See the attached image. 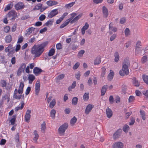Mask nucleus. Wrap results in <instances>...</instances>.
I'll return each instance as SVG.
<instances>
[{
	"label": "nucleus",
	"instance_id": "1",
	"mask_svg": "<svg viewBox=\"0 0 148 148\" xmlns=\"http://www.w3.org/2000/svg\"><path fill=\"white\" fill-rule=\"evenodd\" d=\"M48 43V42H46L40 44L34 45L31 50L32 53L34 55L35 58L40 57L44 51V48Z\"/></svg>",
	"mask_w": 148,
	"mask_h": 148
},
{
	"label": "nucleus",
	"instance_id": "2",
	"mask_svg": "<svg viewBox=\"0 0 148 148\" xmlns=\"http://www.w3.org/2000/svg\"><path fill=\"white\" fill-rule=\"evenodd\" d=\"M24 83L21 82L20 83L19 89L18 90L15 88L14 91L13 98L17 99H20L21 98V94L23 93L24 87Z\"/></svg>",
	"mask_w": 148,
	"mask_h": 148
},
{
	"label": "nucleus",
	"instance_id": "3",
	"mask_svg": "<svg viewBox=\"0 0 148 148\" xmlns=\"http://www.w3.org/2000/svg\"><path fill=\"white\" fill-rule=\"evenodd\" d=\"M8 20H14L17 17V13L14 10H12L9 12L6 15Z\"/></svg>",
	"mask_w": 148,
	"mask_h": 148
},
{
	"label": "nucleus",
	"instance_id": "4",
	"mask_svg": "<svg viewBox=\"0 0 148 148\" xmlns=\"http://www.w3.org/2000/svg\"><path fill=\"white\" fill-rule=\"evenodd\" d=\"M68 126V124L67 123H65L63 124L58 129L59 133L60 134H64L65 131L67 128Z\"/></svg>",
	"mask_w": 148,
	"mask_h": 148
},
{
	"label": "nucleus",
	"instance_id": "5",
	"mask_svg": "<svg viewBox=\"0 0 148 148\" xmlns=\"http://www.w3.org/2000/svg\"><path fill=\"white\" fill-rule=\"evenodd\" d=\"M26 65L25 63H22L19 67L17 73L18 76H20L22 73L24 72Z\"/></svg>",
	"mask_w": 148,
	"mask_h": 148
},
{
	"label": "nucleus",
	"instance_id": "6",
	"mask_svg": "<svg viewBox=\"0 0 148 148\" xmlns=\"http://www.w3.org/2000/svg\"><path fill=\"white\" fill-rule=\"evenodd\" d=\"M25 5L23 3L21 2L18 3L15 6V8L17 10L23 9Z\"/></svg>",
	"mask_w": 148,
	"mask_h": 148
},
{
	"label": "nucleus",
	"instance_id": "7",
	"mask_svg": "<svg viewBox=\"0 0 148 148\" xmlns=\"http://www.w3.org/2000/svg\"><path fill=\"white\" fill-rule=\"evenodd\" d=\"M94 105L89 104L86 106L85 111L86 114H88L91 111L92 109L94 107Z\"/></svg>",
	"mask_w": 148,
	"mask_h": 148
},
{
	"label": "nucleus",
	"instance_id": "8",
	"mask_svg": "<svg viewBox=\"0 0 148 148\" xmlns=\"http://www.w3.org/2000/svg\"><path fill=\"white\" fill-rule=\"evenodd\" d=\"M113 148H123V144L121 142L115 143L112 145Z\"/></svg>",
	"mask_w": 148,
	"mask_h": 148
},
{
	"label": "nucleus",
	"instance_id": "9",
	"mask_svg": "<svg viewBox=\"0 0 148 148\" xmlns=\"http://www.w3.org/2000/svg\"><path fill=\"white\" fill-rule=\"evenodd\" d=\"M58 13L57 9H55L53 10L48 14V17L49 18H51L54 16L56 15Z\"/></svg>",
	"mask_w": 148,
	"mask_h": 148
},
{
	"label": "nucleus",
	"instance_id": "10",
	"mask_svg": "<svg viewBox=\"0 0 148 148\" xmlns=\"http://www.w3.org/2000/svg\"><path fill=\"white\" fill-rule=\"evenodd\" d=\"M129 71L128 69H123L122 67V69L120 70L119 71L120 75L122 76L125 75H128L129 74Z\"/></svg>",
	"mask_w": 148,
	"mask_h": 148
},
{
	"label": "nucleus",
	"instance_id": "11",
	"mask_svg": "<svg viewBox=\"0 0 148 148\" xmlns=\"http://www.w3.org/2000/svg\"><path fill=\"white\" fill-rule=\"evenodd\" d=\"M40 83L39 81H37L35 84V94L37 95L38 94L40 90Z\"/></svg>",
	"mask_w": 148,
	"mask_h": 148
},
{
	"label": "nucleus",
	"instance_id": "12",
	"mask_svg": "<svg viewBox=\"0 0 148 148\" xmlns=\"http://www.w3.org/2000/svg\"><path fill=\"white\" fill-rule=\"evenodd\" d=\"M102 12L103 16L104 18H107L108 15V9L105 6L102 7Z\"/></svg>",
	"mask_w": 148,
	"mask_h": 148
},
{
	"label": "nucleus",
	"instance_id": "13",
	"mask_svg": "<svg viewBox=\"0 0 148 148\" xmlns=\"http://www.w3.org/2000/svg\"><path fill=\"white\" fill-rule=\"evenodd\" d=\"M31 110L28 109L27 110L25 117V121L28 122L30 119L31 117L30 114L31 113Z\"/></svg>",
	"mask_w": 148,
	"mask_h": 148
},
{
	"label": "nucleus",
	"instance_id": "14",
	"mask_svg": "<svg viewBox=\"0 0 148 148\" xmlns=\"http://www.w3.org/2000/svg\"><path fill=\"white\" fill-rule=\"evenodd\" d=\"M106 114L108 118H110L112 116L113 112L110 108L107 107L106 110Z\"/></svg>",
	"mask_w": 148,
	"mask_h": 148
},
{
	"label": "nucleus",
	"instance_id": "15",
	"mask_svg": "<svg viewBox=\"0 0 148 148\" xmlns=\"http://www.w3.org/2000/svg\"><path fill=\"white\" fill-rule=\"evenodd\" d=\"M130 66V62L128 60L125 59L123 63V69H128V66Z\"/></svg>",
	"mask_w": 148,
	"mask_h": 148
},
{
	"label": "nucleus",
	"instance_id": "16",
	"mask_svg": "<svg viewBox=\"0 0 148 148\" xmlns=\"http://www.w3.org/2000/svg\"><path fill=\"white\" fill-rule=\"evenodd\" d=\"M122 132L121 129L118 130L113 134V137L114 138H116L119 137L121 134Z\"/></svg>",
	"mask_w": 148,
	"mask_h": 148
},
{
	"label": "nucleus",
	"instance_id": "17",
	"mask_svg": "<svg viewBox=\"0 0 148 148\" xmlns=\"http://www.w3.org/2000/svg\"><path fill=\"white\" fill-rule=\"evenodd\" d=\"M108 88L107 85H104L102 87L101 90V96H103L105 94Z\"/></svg>",
	"mask_w": 148,
	"mask_h": 148
},
{
	"label": "nucleus",
	"instance_id": "18",
	"mask_svg": "<svg viewBox=\"0 0 148 148\" xmlns=\"http://www.w3.org/2000/svg\"><path fill=\"white\" fill-rule=\"evenodd\" d=\"M89 27V24L87 23H86L85 25L83 26L81 29V32L82 35H84L85 33L86 30H87Z\"/></svg>",
	"mask_w": 148,
	"mask_h": 148
},
{
	"label": "nucleus",
	"instance_id": "19",
	"mask_svg": "<svg viewBox=\"0 0 148 148\" xmlns=\"http://www.w3.org/2000/svg\"><path fill=\"white\" fill-rule=\"evenodd\" d=\"M132 82L134 86H135L138 87L139 86V82L138 80L135 77H133L132 79Z\"/></svg>",
	"mask_w": 148,
	"mask_h": 148
},
{
	"label": "nucleus",
	"instance_id": "20",
	"mask_svg": "<svg viewBox=\"0 0 148 148\" xmlns=\"http://www.w3.org/2000/svg\"><path fill=\"white\" fill-rule=\"evenodd\" d=\"M82 15L79 14L75 18H74L71 20L70 21V22L71 24H73L76 21H77L82 16Z\"/></svg>",
	"mask_w": 148,
	"mask_h": 148
},
{
	"label": "nucleus",
	"instance_id": "21",
	"mask_svg": "<svg viewBox=\"0 0 148 148\" xmlns=\"http://www.w3.org/2000/svg\"><path fill=\"white\" fill-rule=\"evenodd\" d=\"M47 4L49 6H51L57 4H58V2L56 1L50 0L47 2Z\"/></svg>",
	"mask_w": 148,
	"mask_h": 148
},
{
	"label": "nucleus",
	"instance_id": "22",
	"mask_svg": "<svg viewBox=\"0 0 148 148\" xmlns=\"http://www.w3.org/2000/svg\"><path fill=\"white\" fill-rule=\"evenodd\" d=\"M35 28L32 27H29L26 30V33L25 34V35L27 36V35H30L32 33L33 31H34Z\"/></svg>",
	"mask_w": 148,
	"mask_h": 148
},
{
	"label": "nucleus",
	"instance_id": "23",
	"mask_svg": "<svg viewBox=\"0 0 148 148\" xmlns=\"http://www.w3.org/2000/svg\"><path fill=\"white\" fill-rule=\"evenodd\" d=\"M42 71L41 69L37 67H35L33 69V72L34 73L36 74L41 73Z\"/></svg>",
	"mask_w": 148,
	"mask_h": 148
},
{
	"label": "nucleus",
	"instance_id": "24",
	"mask_svg": "<svg viewBox=\"0 0 148 148\" xmlns=\"http://www.w3.org/2000/svg\"><path fill=\"white\" fill-rule=\"evenodd\" d=\"M29 80V83L32 84V82L35 79V77L32 75H29L28 77Z\"/></svg>",
	"mask_w": 148,
	"mask_h": 148
},
{
	"label": "nucleus",
	"instance_id": "25",
	"mask_svg": "<svg viewBox=\"0 0 148 148\" xmlns=\"http://www.w3.org/2000/svg\"><path fill=\"white\" fill-rule=\"evenodd\" d=\"M114 61L116 62H117L119 59V54L117 52H116L114 53Z\"/></svg>",
	"mask_w": 148,
	"mask_h": 148
},
{
	"label": "nucleus",
	"instance_id": "26",
	"mask_svg": "<svg viewBox=\"0 0 148 148\" xmlns=\"http://www.w3.org/2000/svg\"><path fill=\"white\" fill-rule=\"evenodd\" d=\"M111 70H110V72L109 74L108 77L109 80L111 81L113 79L114 74V73L113 71H111Z\"/></svg>",
	"mask_w": 148,
	"mask_h": 148
},
{
	"label": "nucleus",
	"instance_id": "27",
	"mask_svg": "<svg viewBox=\"0 0 148 148\" xmlns=\"http://www.w3.org/2000/svg\"><path fill=\"white\" fill-rule=\"evenodd\" d=\"M5 42L7 43L10 42L12 40V37L11 35H9L5 37Z\"/></svg>",
	"mask_w": 148,
	"mask_h": 148
},
{
	"label": "nucleus",
	"instance_id": "28",
	"mask_svg": "<svg viewBox=\"0 0 148 148\" xmlns=\"http://www.w3.org/2000/svg\"><path fill=\"white\" fill-rule=\"evenodd\" d=\"M16 117V114H14L12 116V118L11 119L10 122L11 123L10 125H13L14 124L15 122Z\"/></svg>",
	"mask_w": 148,
	"mask_h": 148
},
{
	"label": "nucleus",
	"instance_id": "29",
	"mask_svg": "<svg viewBox=\"0 0 148 148\" xmlns=\"http://www.w3.org/2000/svg\"><path fill=\"white\" fill-rule=\"evenodd\" d=\"M34 134L35 136L33 138V140L35 142H36L38 139L39 137V135L37 133V132L35 130L34 132Z\"/></svg>",
	"mask_w": 148,
	"mask_h": 148
},
{
	"label": "nucleus",
	"instance_id": "30",
	"mask_svg": "<svg viewBox=\"0 0 148 148\" xmlns=\"http://www.w3.org/2000/svg\"><path fill=\"white\" fill-rule=\"evenodd\" d=\"M24 106V103L23 102H22L21 106H18L16 107L15 108V111H17L20 110H22Z\"/></svg>",
	"mask_w": 148,
	"mask_h": 148
},
{
	"label": "nucleus",
	"instance_id": "31",
	"mask_svg": "<svg viewBox=\"0 0 148 148\" xmlns=\"http://www.w3.org/2000/svg\"><path fill=\"white\" fill-rule=\"evenodd\" d=\"M75 3V2H73L69 4H66L65 5V7L66 8L69 9L73 6Z\"/></svg>",
	"mask_w": 148,
	"mask_h": 148
},
{
	"label": "nucleus",
	"instance_id": "32",
	"mask_svg": "<svg viewBox=\"0 0 148 148\" xmlns=\"http://www.w3.org/2000/svg\"><path fill=\"white\" fill-rule=\"evenodd\" d=\"M77 121V119L75 116H74L71 119L70 121V123L71 125L73 126L76 122Z\"/></svg>",
	"mask_w": 148,
	"mask_h": 148
},
{
	"label": "nucleus",
	"instance_id": "33",
	"mask_svg": "<svg viewBox=\"0 0 148 148\" xmlns=\"http://www.w3.org/2000/svg\"><path fill=\"white\" fill-rule=\"evenodd\" d=\"M78 98L76 97H75L73 98L72 103L73 105H76L77 104L78 102Z\"/></svg>",
	"mask_w": 148,
	"mask_h": 148
},
{
	"label": "nucleus",
	"instance_id": "34",
	"mask_svg": "<svg viewBox=\"0 0 148 148\" xmlns=\"http://www.w3.org/2000/svg\"><path fill=\"white\" fill-rule=\"evenodd\" d=\"M101 77H103L106 73V69L105 67H103L101 68Z\"/></svg>",
	"mask_w": 148,
	"mask_h": 148
},
{
	"label": "nucleus",
	"instance_id": "35",
	"mask_svg": "<svg viewBox=\"0 0 148 148\" xmlns=\"http://www.w3.org/2000/svg\"><path fill=\"white\" fill-rule=\"evenodd\" d=\"M55 53V50L54 49L52 48L50 49L48 55L49 56H53Z\"/></svg>",
	"mask_w": 148,
	"mask_h": 148
},
{
	"label": "nucleus",
	"instance_id": "36",
	"mask_svg": "<svg viewBox=\"0 0 148 148\" xmlns=\"http://www.w3.org/2000/svg\"><path fill=\"white\" fill-rule=\"evenodd\" d=\"M76 82L74 81L73 82L72 85L69 86L68 88V90L69 91H71L72 90V89L75 88L76 86Z\"/></svg>",
	"mask_w": 148,
	"mask_h": 148
},
{
	"label": "nucleus",
	"instance_id": "37",
	"mask_svg": "<svg viewBox=\"0 0 148 148\" xmlns=\"http://www.w3.org/2000/svg\"><path fill=\"white\" fill-rule=\"evenodd\" d=\"M70 22L69 21L67 20L66 21L61 24L60 26V27L61 29L63 28L66 26Z\"/></svg>",
	"mask_w": 148,
	"mask_h": 148
},
{
	"label": "nucleus",
	"instance_id": "38",
	"mask_svg": "<svg viewBox=\"0 0 148 148\" xmlns=\"http://www.w3.org/2000/svg\"><path fill=\"white\" fill-rule=\"evenodd\" d=\"M46 128V124L45 122H44L43 123L41 124V131L42 132L44 133L45 132V130Z\"/></svg>",
	"mask_w": 148,
	"mask_h": 148
},
{
	"label": "nucleus",
	"instance_id": "39",
	"mask_svg": "<svg viewBox=\"0 0 148 148\" xmlns=\"http://www.w3.org/2000/svg\"><path fill=\"white\" fill-rule=\"evenodd\" d=\"M56 113V110L53 109L50 112V116L52 118L54 119L55 117Z\"/></svg>",
	"mask_w": 148,
	"mask_h": 148
},
{
	"label": "nucleus",
	"instance_id": "40",
	"mask_svg": "<svg viewBox=\"0 0 148 148\" xmlns=\"http://www.w3.org/2000/svg\"><path fill=\"white\" fill-rule=\"evenodd\" d=\"M101 62V58L99 57L97 58L94 62L95 65H97L99 64Z\"/></svg>",
	"mask_w": 148,
	"mask_h": 148
},
{
	"label": "nucleus",
	"instance_id": "41",
	"mask_svg": "<svg viewBox=\"0 0 148 148\" xmlns=\"http://www.w3.org/2000/svg\"><path fill=\"white\" fill-rule=\"evenodd\" d=\"M13 4L10 3L8 4L6 7L5 8L4 10L5 11L10 10L12 7Z\"/></svg>",
	"mask_w": 148,
	"mask_h": 148
},
{
	"label": "nucleus",
	"instance_id": "42",
	"mask_svg": "<svg viewBox=\"0 0 148 148\" xmlns=\"http://www.w3.org/2000/svg\"><path fill=\"white\" fill-rule=\"evenodd\" d=\"M7 85V82L6 81L1 80L0 82V86L2 87H5Z\"/></svg>",
	"mask_w": 148,
	"mask_h": 148
},
{
	"label": "nucleus",
	"instance_id": "43",
	"mask_svg": "<svg viewBox=\"0 0 148 148\" xmlns=\"http://www.w3.org/2000/svg\"><path fill=\"white\" fill-rule=\"evenodd\" d=\"M143 78L144 82L148 85V76L143 75Z\"/></svg>",
	"mask_w": 148,
	"mask_h": 148
},
{
	"label": "nucleus",
	"instance_id": "44",
	"mask_svg": "<svg viewBox=\"0 0 148 148\" xmlns=\"http://www.w3.org/2000/svg\"><path fill=\"white\" fill-rule=\"evenodd\" d=\"M56 103V101L55 99H53L52 101L50 102L49 105V107L51 108H53L54 106L55 105Z\"/></svg>",
	"mask_w": 148,
	"mask_h": 148
},
{
	"label": "nucleus",
	"instance_id": "45",
	"mask_svg": "<svg viewBox=\"0 0 148 148\" xmlns=\"http://www.w3.org/2000/svg\"><path fill=\"white\" fill-rule=\"evenodd\" d=\"M83 99L84 101H87L89 99V93H85L83 96Z\"/></svg>",
	"mask_w": 148,
	"mask_h": 148
},
{
	"label": "nucleus",
	"instance_id": "46",
	"mask_svg": "<svg viewBox=\"0 0 148 148\" xmlns=\"http://www.w3.org/2000/svg\"><path fill=\"white\" fill-rule=\"evenodd\" d=\"M42 7V4L41 3L38 4L34 8V10H38L40 9Z\"/></svg>",
	"mask_w": 148,
	"mask_h": 148
},
{
	"label": "nucleus",
	"instance_id": "47",
	"mask_svg": "<svg viewBox=\"0 0 148 148\" xmlns=\"http://www.w3.org/2000/svg\"><path fill=\"white\" fill-rule=\"evenodd\" d=\"M123 131L126 133L128 132L130 129V127L128 125H124L123 127Z\"/></svg>",
	"mask_w": 148,
	"mask_h": 148
},
{
	"label": "nucleus",
	"instance_id": "48",
	"mask_svg": "<svg viewBox=\"0 0 148 148\" xmlns=\"http://www.w3.org/2000/svg\"><path fill=\"white\" fill-rule=\"evenodd\" d=\"M53 22V21L52 20H49L43 26L46 25L48 26L49 25H52Z\"/></svg>",
	"mask_w": 148,
	"mask_h": 148
},
{
	"label": "nucleus",
	"instance_id": "49",
	"mask_svg": "<svg viewBox=\"0 0 148 148\" xmlns=\"http://www.w3.org/2000/svg\"><path fill=\"white\" fill-rule=\"evenodd\" d=\"M140 113L142 119L145 120V111L143 110H140Z\"/></svg>",
	"mask_w": 148,
	"mask_h": 148
},
{
	"label": "nucleus",
	"instance_id": "50",
	"mask_svg": "<svg viewBox=\"0 0 148 148\" xmlns=\"http://www.w3.org/2000/svg\"><path fill=\"white\" fill-rule=\"evenodd\" d=\"M127 88V87L125 85H123L122 86V92L124 94L126 93V91Z\"/></svg>",
	"mask_w": 148,
	"mask_h": 148
},
{
	"label": "nucleus",
	"instance_id": "51",
	"mask_svg": "<svg viewBox=\"0 0 148 148\" xmlns=\"http://www.w3.org/2000/svg\"><path fill=\"white\" fill-rule=\"evenodd\" d=\"M111 23H110L109 25V29L110 30L114 32H116L117 30V28L115 27H113L112 26H111Z\"/></svg>",
	"mask_w": 148,
	"mask_h": 148
},
{
	"label": "nucleus",
	"instance_id": "52",
	"mask_svg": "<svg viewBox=\"0 0 148 148\" xmlns=\"http://www.w3.org/2000/svg\"><path fill=\"white\" fill-rule=\"evenodd\" d=\"M65 76V75L64 74H62L58 76L57 77V79L58 80H60L64 78Z\"/></svg>",
	"mask_w": 148,
	"mask_h": 148
},
{
	"label": "nucleus",
	"instance_id": "53",
	"mask_svg": "<svg viewBox=\"0 0 148 148\" xmlns=\"http://www.w3.org/2000/svg\"><path fill=\"white\" fill-rule=\"evenodd\" d=\"M85 53V51L84 50H82L78 53L77 56L78 57H82L83 54Z\"/></svg>",
	"mask_w": 148,
	"mask_h": 148
},
{
	"label": "nucleus",
	"instance_id": "54",
	"mask_svg": "<svg viewBox=\"0 0 148 148\" xmlns=\"http://www.w3.org/2000/svg\"><path fill=\"white\" fill-rule=\"evenodd\" d=\"M109 101L110 103L111 104H112L114 103V99L113 96L110 95V96Z\"/></svg>",
	"mask_w": 148,
	"mask_h": 148
},
{
	"label": "nucleus",
	"instance_id": "55",
	"mask_svg": "<svg viewBox=\"0 0 148 148\" xmlns=\"http://www.w3.org/2000/svg\"><path fill=\"white\" fill-rule=\"evenodd\" d=\"M130 30L128 28H127L125 30V34L126 36H127L130 35Z\"/></svg>",
	"mask_w": 148,
	"mask_h": 148
},
{
	"label": "nucleus",
	"instance_id": "56",
	"mask_svg": "<svg viewBox=\"0 0 148 148\" xmlns=\"http://www.w3.org/2000/svg\"><path fill=\"white\" fill-rule=\"evenodd\" d=\"M135 100V97L133 96H130L129 97L128 99V102H131Z\"/></svg>",
	"mask_w": 148,
	"mask_h": 148
},
{
	"label": "nucleus",
	"instance_id": "57",
	"mask_svg": "<svg viewBox=\"0 0 148 148\" xmlns=\"http://www.w3.org/2000/svg\"><path fill=\"white\" fill-rule=\"evenodd\" d=\"M46 18V16L44 14H41L39 17V20L40 21H43Z\"/></svg>",
	"mask_w": 148,
	"mask_h": 148
},
{
	"label": "nucleus",
	"instance_id": "58",
	"mask_svg": "<svg viewBox=\"0 0 148 148\" xmlns=\"http://www.w3.org/2000/svg\"><path fill=\"white\" fill-rule=\"evenodd\" d=\"M79 63L78 62H77L76 63L73 67V69L74 70L77 69L79 66Z\"/></svg>",
	"mask_w": 148,
	"mask_h": 148
},
{
	"label": "nucleus",
	"instance_id": "59",
	"mask_svg": "<svg viewBox=\"0 0 148 148\" xmlns=\"http://www.w3.org/2000/svg\"><path fill=\"white\" fill-rule=\"evenodd\" d=\"M19 134L17 133L15 138V140L16 142H18L19 140Z\"/></svg>",
	"mask_w": 148,
	"mask_h": 148
},
{
	"label": "nucleus",
	"instance_id": "60",
	"mask_svg": "<svg viewBox=\"0 0 148 148\" xmlns=\"http://www.w3.org/2000/svg\"><path fill=\"white\" fill-rule=\"evenodd\" d=\"M71 17L68 19L69 21L71 20L76 15V13H73L71 14Z\"/></svg>",
	"mask_w": 148,
	"mask_h": 148
},
{
	"label": "nucleus",
	"instance_id": "61",
	"mask_svg": "<svg viewBox=\"0 0 148 148\" xmlns=\"http://www.w3.org/2000/svg\"><path fill=\"white\" fill-rule=\"evenodd\" d=\"M23 36H20L18 38L17 43H21L23 40Z\"/></svg>",
	"mask_w": 148,
	"mask_h": 148
},
{
	"label": "nucleus",
	"instance_id": "62",
	"mask_svg": "<svg viewBox=\"0 0 148 148\" xmlns=\"http://www.w3.org/2000/svg\"><path fill=\"white\" fill-rule=\"evenodd\" d=\"M10 29V28L9 26H6L4 28V31L5 33H8L9 32Z\"/></svg>",
	"mask_w": 148,
	"mask_h": 148
},
{
	"label": "nucleus",
	"instance_id": "63",
	"mask_svg": "<svg viewBox=\"0 0 148 148\" xmlns=\"http://www.w3.org/2000/svg\"><path fill=\"white\" fill-rule=\"evenodd\" d=\"M31 90V88L30 87H28L26 89L25 91V94L27 95L29 94Z\"/></svg>",
	"mask_w": 148,
	"mask_h": 148
},
{
	"label": "nucleus",
	"instance_id": "64",
	"mask_svg": "<svg viewBox=\"0 0 148 148\" xmlns=\"http://www.w3.org/2000/svg\"><path fill=\"white\" fill-rule=\"evenodd\" d=\"M56 48L57 49L60 50L62 48V45L61 43H59L56 45Z\"/></svg>",
	"mask_w": 148,
	"mask_h": 148
}]
</instances>
